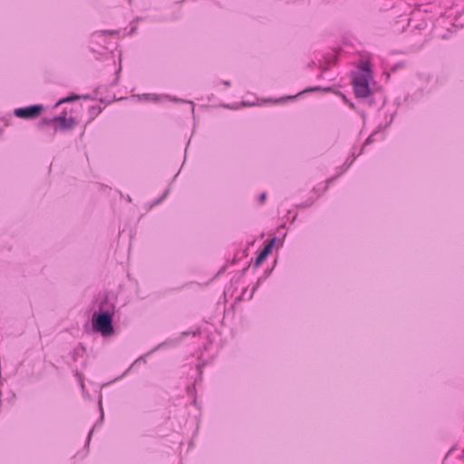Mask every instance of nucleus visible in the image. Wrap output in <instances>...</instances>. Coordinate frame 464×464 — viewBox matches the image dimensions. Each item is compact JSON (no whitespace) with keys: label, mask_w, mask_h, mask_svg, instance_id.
<instances>
[{"label":"nucleus","mask_w":464,"mask_h":464,"mask_svg":"<svg viewBox=\"0 0 464 464\" xmlns=\"http://www.w3.org/2000/svg\"><path fill=\"white\" fill-rule=\"evenodd\" d=\"M113 308L112 304H111L107 300H104L100 305L99 314L92 322L94 330L102 333L104 336L113 333Z\"/></svg>","instance_id":"obj_1"},{"label":"nucleus","mask_w":464,"mask_h":464,"mask_svg":"<svg viewBox=\"0 0 464 464\" xmlns=\"http://www.w3.org/2000/svg\"><path fill=\"white\" fill-rule=\"evenodd\" d=\"M318 90H320L319 87H314V88H310V89L306 90L305 92H315V91H318Z\"/></svg>","instance_id":"obj_10"},{"label":"nucleus","mask_w":464,"mask_h":464,"mask_svg":"<svg viewBox=\"0 0 464 464\" xmlns=\"http://www.w3.org/2000/svg\"><path fill=\"white\" fill-rule=\"evenodd\" d=\"M44 111L43 105H31L14 110V115L22 119H35Z\"/></svg>","instance_id":"obj_4"},{"label":"nucleus","mask_w":464,"mask_h":464,"mask_svg":"<svg viewBox=\"0 0 464 464\" xmlns=\"http://www.w3.org/2000/svg\"><path fill=\"white\" fill-rule=\"evenodd\" d=\"M311 204H312V202H310V203H308V204H305V205H304L303 207H309Z\"/></svg>","instance_id":"obj_11"},{"label":"nucleus","mask_w":464,"mask_h":464,"mask_svg":"<svg viewBox=\"0 0 464 464\" xmlns=\"http://www.w3.org/2000/svg\"><path fill=\"white\" fill-rule=\"evenodd\" d=\"M266 258H267V256L263 255V253L260 252L254 263V266L255 267L259 266Z\"/></svg>","instance_id":"obj_7"},{"label":"nucleus","mask_w":464,"mask_h":464,"mask_svg":"<svg viewBox=\"0 0 464 464\" xmlns=\"http://www.w3.org/2000/svg\"><path fill=\"white\" fill-rule=\"evenodd\" d=\"M266 199V193L261 194L260 197H259V203L260 204L265 203Z\"/></svg>","instance_id":"obj_9"},{"label":"nucleus","mask_w":464,"mask_h":464,"mask_svg":"<svg viewBox=\"0 0 464 464\" xmlns=\"http://www.w3.org/2000/svg\"><path fill=\"white\" fill-rule=\"evenodd\" d=\"M371 138H372V137H368V139H367L366 142H370V141H371Z\"/></svg>","instance_id":"obj_12"},{"label":"nucleus","mask_w":464,"mask_h":464,"mask_svg":"<svg viewBox=\"0 0 464 464\" xmlns=\"http://www.w3.org/2000/svg\"><path fill=\"white\" fill-rule=\"evenodd\" d=\"M361 69L365 72L364 74L371 75L372 72H371V69H370V63H362V66H361Z\"/></svg>","instance_id":"obj_8"},{"label":"nucleus","mask_w":464,"mask_h":464,"mask_svg":"<svg viewBox=\"0 0 464 464\" xmlns=\"http://www.w3.org/2000/svg\"><path fill=\"white\" fill-rule=\"evenodd\" d=\"M79 99H80V96H78V95L69 96V97L63 98V99L60 100L59 102H57L55 106L57 107V106H59L62 103L71 102H73V101H76V100H79Z\"/></svg>","instance_id":"obj_6"},{"label":"nucleus","mask_w":464,"mask_h":464,"mask_svg":"<svg viewBox=\"0 0 464 464\" xmlns=\"http://www.w3.org/2000/svg\"><path fill=\"white\" fill-rule=\"evenodd\" d=\"M372 75L357 73L353 78V85L356 97L368 98L372 95V90L369 85V79Z\"/></svg>","instance_id":"obj_2"},{"label":"nucleus","mask_w":464,"mask_h":464,"mask_svg":"<svg viewBox=\"0 0 464 464\" xmlns=\"http://www.w3.org/2000/svg\"><path fill=\"white\" fill-rule=\"evenodd\" d=\"M275 243H276V238H273L262 250H261V253H263V255L268 256L272 250H273V247L275 246Z\"/></svg>","instance_id":"obj_5"},{"label":"nucleus","mask_w":464,"mask_h":464,"mask_svg":"<svg viewBox=\"0 0 464 464\" xmlns=\"http://www.w3.org/2000/svg\"><path fill=\"white\" fill-rule=\"evenodd\" d=\"M54 122L60 123V125L58 127H56L55 129L56 130L59 129L62 130H72L75 127V125L77 123L75 119L72 117L66 118L64 115H60V116L53 117L52 119L44 118V119L41 120L38 122V128L43 130V129H45L46 127L51 126Z\"/></svg>","instance_id":"obj_3"}]
</instances>
